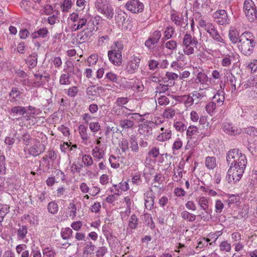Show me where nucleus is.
<instances>
[{"label": "nucleus", "instance_id": "nucleus-59", "mask_svg": "<svg viewBox=\"0 0 257 257\" xmlns=\"http://www.w3.org/2000/svg\"><path fill=\"white\" fill-rule=\"evenodd\" d=\"M244 132L250 136H257V129L253 126L244 128Z\"/></svg>", "mask_w": 257, "mask_h": 257}, {"label": "nucleus", "instance_id": "nucleus-37", "mask_svg": "<svg viewBox=\"0 0 257 257\" xmlns=\"http://www.w3.org/2000/svg\"><path fill=\"white\" fill-rule=\"evenodd\" d=\"M72 233V230L69 227H67L62 230L61 234L63 239H67L71 237Z\"/></svg>", "mask_w": 257, "mask_h": 257}, {"label": "nucleus", "instance_id": "nucleus-42", "mask_svg": "<svg viewBox=\"0 0 257 257\" xmlns=\"http://www.w3.org/2000/svg\"><path fill=\"white\" fill-rule=\"evenodd\" d=\"M130 141L132 150L133 152H138L139 151V146L136 137H132Z\"/></svg>", "mask_w": 257, "mask_h": 257}, {"label": "nucleus", "instance_id": "nucleus-24", "mask_svg": "<svg viewBox=\"0 0 257 257\" xmlns=\"http://www.w3.org/2000/svg\"><path fill=\"white\" fill-rule=\"evenodd\" d=\"M87 19L88 17L86 16H82L80 20H79L77 24H75L74 25L73 28L75 29V30H78L83 28V26H86L87 24L88 23L87 22Z\"/></svg>", "mask_w": 257, "mask_h": 257}, {"label": "nucleus", "instance_id": "nucleus-5", "mask_svg": "<svg viewBox=\"0 0 257 257\" xmlns=\"http://www.w3.org/2000/svg\"><path fill=\"white\" fill-rule=\"evenodd\" d=\"M95 31L94 24L88 22L86 28L77 36L79 42L83 43L88 41L93 36L94 32Z\"/></svg>", "mask_w": 257, "mask_h": 257}, {"label": "nucleus", "instance_id": "nucleus-7", "mask_svg": "<svg viewBox=\"0 0 257 257\" xmlns=\"http://www.w3.org/2000/svg\"><path fill=\"white\" fill-rule=\"evenodd\" d=\"M126 9L133 13H139L143 11L144 4L139 0H131L125 4Z\"/></svg>", "mask_w": 257, "mask_h": 257}, {"label": "nucleus", "instance_id": "nucleus-30", "mask_svg": "<svg viewBox=\"0 0 257 257\" xmlns=\"http://www.w3.org/2000/svg\"><path fill=\"white\" fill-rule=\"evenodd\" d=\"M103 232L109 246L111 243H113L116 239V237L112 234V232L109 230L103 229Z\"/></svg>", "mask_w": 257, "mask_h": 257}, {"label": "nucleus", "instance_id": "nucleus-1", "mask_svg": "<svg viewBox=\"0 0 257 257\" xmlns=\"http://www.w3.org/2000/svg\"><path fill=\"white\" fill-rule=\"evenodd\" d=\"M239 50L245 55H249L254 47V41L250 33H243L237 43Z\"/></svg>", "mask_w": 257, "mask_h": 257}, {"label": "nucleus", "instance_id": "nucleus-40", "mask_svg": "<svg viewBox=\"0 0 257 257\" xmlns=\"http://www.w3.org/2000/svg\"><path fill=\"white\" fill-rule=\"evenodd\" d=\"M209 35L214 40L220 43L225 44V40L220 36L216 29L212 33H210Z\"/></svg>", "mask_w": 257, "mask_h": 257}, {"label": "nucleus", "instance_id": "nucleus-48", "mask_svg": "<svg viewBox=\"0 0 257 257\" xmlns=\"http://www.w3.org/2000/svg\"><path fill=\"white\" fill-rule=\"evenodd\" d=\"M126 14L123 11H119L115 16V20L117 23H122L125 20Z\"/></svg>", "mask_w": 257, "mask_h": 257}, {"label": "nucleus", "instance_id": "nucleus-46", "mask_svg": "<svg viewBox=\"0 0 257 257\" xmlns=\"http://www.w3.org/2000/svg\"><path fill=\"white\" fill-rule=\"evenodd\" d=\"M109 162L110 166L114 169H117L119 167V164L117 162L116 157L114 155H111L109 158Z\"/></svg>", "mask_w": 257, "mask_h": 257}, {"label": "nucleus", "instance_id": "nucleus-55", "mask_svg": "<svg viewBox=\"0 0 257 257\" xmlns=\"http://www.w3.org/2000/svg\"><path fill=\"white\" fill-rule=\"evenodd\" d=\"M43 254L48 257H54L56 253L52 248L51 247H46L43 249Z\"/></svg>", "mask_w": 257, "mask_h": 257}, {"label": "nucleus", "instance_id": "nucleus-41", "mask_svg": "<svg viewBox=\"0 0 257 257\" xmlns=\"http://www.w3.org/2000/svg\"><path fill=\"white\" fill-rule=\"evenodd\" d=\"M82 161L84 165L87 167L91 166L93 163V159L89 155L83 156Z\"/></svg>", "mask_w": 257, "mask_h": 257}, {"label": "nucleus", "instance_id": "nucleus-43", "mask_svg": "<svg viewBox=\"0 0 257 257\" xmlns=\"http://www.w3.org/2000/svg\"><path fill=\"white\" fill-rule=\"evenodd\" d=\"M219 248L221 251L229 252L231 250V245L227 241H222L219 244Z\"/></svg>", "mask_w": 257, "mask_h": 257}, {"label": "nucleus", "instance_id": "nucleus-52", "mask_svg": "<svg viewBox=\"0 0 257 257\" xmlns=\"http://www.w3.org/2000/svg\"><path fill=\"white\" fill-rule=\"evenodd\" d=\"M243 160H244L245 162L244 167H245L247 164L246 156L245 155L240 153L239 154V158L236 160V163H235L236 164H233V166L239 167L240 163H241Z\"/></svg>", "mask_w": 257, "mask_h": 257}, {"label": "nucleus", "instance_id": "nucleus-47", "mask_svg": "<svg viewBox=\"0 0 257 257\" xmlns=\"http://www.w3.org/2000/svg\"><path fill=\"white\" fill-rule=\"evenodd\" d=\"M69 78L68 74H62L60 76L59 83L61 85H69L70 84Z\"/></svg>", "mask_w": 257, "mask_h": 257}, {"label": "nucleus", "instance_id": "nucleus-27", "mask_svg": "<svg viewBox=\"0 0 257 257\" xmlns=\"http://www.w3.org/2000/svg\"><path fill=\"white\" fill-rule=\"evenodd\" d=\"M92 154L94 158L100 160L103 158L104 152L100 147H95L92 150Z\"/></svg>", "mask_w": 257, "mask_h": 257}, {"label": "nucleus", "instance_id": "nucleus-34", "mask_svg": "<svg viewBox=\"0 0 257 257\" xmlns=\"http://www.w3.org/2000/svg\"><path fill=\"white\" fill-rule=\"evenodd\" d=\"M7 168L6 167V157L4 155L0 156V174L5 175Z\"/></svg>", "mask_w": 257, "mask_h": 257}, {"label": "nucleus", "instance_id": "nucleus-14", "mask_svg": "<svg viewBox=\"0 0 257 257\" xmlns=\"http://www.w3.org/2000/svg\"><path fill=\"white\" fill-rule=\"evenodd\" d=\"M21 92L17 87H13L9 93V100L11 102L17 101L21 98Z\"/></svg>", "mask_w": 257, "mask_h": 257}, {"label": "nucleus", "instance_id": "nucleus-63", "mask_svg": "<svg viewBox=\"0 0 257 257\" xmlns=\"http://www.w3.org/2000/svg\"><path fill=\"white\" fill-rule=\"evenodd\" d=\"M174 126L175 128L180 132H183L187 128L186 126L182 122L177 121L174 123Z\"/></svg>", "mask_w": 257, "mask_h": 257}, {"label": "nucleus", "instance_id": "nucleus-31", "mask_svg": "<svg viewBox=\"0 0 257 257\" xmlns=\"http://www.w3.org/2000/svg\"><path fill=\"white\" fill-rule=\"evenodd\" d=\"M181 217L185 220L190 222H193L196 220V216L187 211H183L181 213Z\"/></svg>", "mask_w": 257, "mask_h": 257}, {"label": "nucleus", "instance_id": "nucleus-45", "mask_svg": "<svg viewBox=\"0 0 257 257\" xmlns=\"http://www.w3.org/2000/svg\"><path fill=\"white\" fill-rule=\"evenodd\" d=\"M183 146V143L180 138H178L175 140L173 144L172 149L173 151V154H175V151L180 149Z\"/></svg>", "mask_w": 257, "mask_h": 257}, {"label": "nucleus", "instance_id": "nucleus-11", "mask_svg": "<svg viewBox=\"0 0 257 257\" xmlns=\"http://www.w3.org/2000/svg\"><path fill=\"white\" fill-rule=\"evenodd\" d=\"M109 60L113 64L121 63L122 56L121 52H116V50H110L108 52Z\"/></svg>", "mask_w": 257, "mask_h": 257}, {"label": "nucleus", "instance_id": "nucleus-6", "mask_svg": "<svg viewBox=\"0 0 257 257\" xmlns=\"http://www.w3.org/2000/svg\"><path fill=\"white\" fill-rule=\"evenodd\" d=\"M213 17L219 25H226L229 24L230 20L226 12L224 10L216 11L213 14Z\"/></svg>", "mask_w": 257, "mask_h": 257}, {"label": "nucleus", "instance_id": "nucleus-39", "mask_svg": "<svg viewBox=\"0 0 257 257\" xmlns=\"http://www.w3.org/2000/svg\"><path fill=\"white\" fill-rule=\"evenodd\" d=\"M82 168L83 165L82 164L79 163L76 164L74 163L71 166V171L73 174L76 173L79 174Z\"/></svg>", "mask_w": 257, "mask_h": 257}, {"label": "nucleus", "instance_id": "nucleus-16", "mask_svg": "<svg viewBox=\"0 0 257 257\" xmlns=\"http://www.w3.org/2000/svg\"><path fill=\"white\" fill-rule=\"evenodd\" d=\"M228 37L230 41L233 44H237L240 39L239 32L234 28L229 30Z\"/></svg>", "mask_w": 257, "mask_h": 257}, {"label": "nucleus", "instance_id": "nucleus-8", "mask_svg": "<svg viewBox=\"0 0 257 257\" xmlns=\"http://www.w3.org/2000/svg\"><path fill=\"white\" fill-rule=\"evenodd\" d=\"M45 146L39 141L37 142L28 150L29 154L33 156H37L44 152Z\"/></svg>", "mask_w": 257, "mask_h": 257}, {"label": "nucleus", "instance_id": "nucleus-53", "mask_svg": "<svg viewBox=\"0 0 257 257\" xmlns=\"http://www.w3.org/2000/svg\"><path fill=\"white\" fill-rule=\"evenodd\" d=\"M228 196L227 203L229 206H230L231 204L237 202L239 200V196L233 194H228Z\"/></svg>", "mask_w": 257, "mask_h": 257}, {"label": "nucleus", "instance_id": "nucleus-4", "mask_svg": "<svg viewBox=\"0 0 257 257\" xmlns=\"http://www.w3.org/2000/svg\"><path fill=\"white\" fill-rule=\"evenodd\" d=\"M95 5L98 11L104 14L108 19H111L113 16V11L108 5L107 0H96Z\"/></svg>", "mask_w": 257, "mask_h": 257}, {"label": "nucleus", "instance_id": "nucleus-21", "mask_svg": "<svg viewBox=\"0 0 257 257\" xmlns=\"http://www.w3.org/2000/svg\"><path fill=\"white\" fill-rule=\"evenodd\" d=\"M135 87V84L133 81H127L125 79L120 80V89H131L134 90Z\"/></svg>", "mask_w": 257, "mask_h": 257}, {"label": "nucleus", "instance_id": "nucleus-13", "mask_svg": "<svg viewBox=\"0 0 257 257\" xmlns=\"http://www.w3.org/2000/svg\"><path fill=\"white\" fill-rule=\"evenodd\" d=\"M239 62V56L233 54L225 56L222 61V64H236Z\"/></svg>", "mask_w": 257, "mask_h": 257}, {"label": "nucleus", "instance_id": "nucleus-17", "mask_svg": "<svg viewBox=\"0 0 257 257\" xmlns=\"http://www.w3.org/2000/svg\"><path fill=\"white\" fill-rule=\"evenodd\" d=\"M98 89V87L96 89L94 86L87 87L86 90V93L88 99L91 101H93Z\"/></svg>", "mask_w": 257, "mask_h": 257}, {"label": "nucleus", "instance_id": "nucleus-38", "mask_svg": "<svg viewBox=\"0 0 257 257\" xmlns=\"http://www.w3.org/2000/svg\"><path fill=\"white\" fill-rule=\"evenodd\" d=\"M139 219L135 214H133L128 221V226L131 229H135L138 224Z\"/></svg>", "mask_w": 257, "mask_h": 257}, {"label": "nucleus", "instance_id": "nucleus-26", "mask_svg": "<svg viewBox=\"0 0 257 257\" xmlns=\"http://www.w3.org/2000/svg\"><path fill=\"white\" fill-rule=\"evenodd\" d=\"M224 92L223 91L219 90L218 92L215 94L213 98V101L215 103L217 102L219 105L222 104L224 100Z\"/></svg>", "mask_w": 257, "mask_h": 257}, {"label": "nucleus", "instance_id": "nucleus-10", "mask_svg": "<svg viewBox=\"0 0 257 257\" xmlns=\"http://www.w3.org/2000/svg\"><path fill=\"white\" fill-rule=\"evenodd\" d=\"M222 128L225 133L231 136L238 135L240 134L241 132L240 129L228 123H224Z\"/></svg>", "mask_w": 257, "mask_h": 257}, {"label": "nucleus", "instance_id": "nucleus-50", "mask_svg": "<svg viewBox=\"0 0 257 257\" xmlns=\"http://www.w3.org/2000/svg\"><path fill=\"white\" fill-rule=\"evenodd\" d=\"M158 43V42L157 40L150 36L149 39L145 42V44L146 47L151 49L153 48Z\"/></svg>", "mask_w": 257, "mask_h": 257}, {"label": "nucleus", "instance_id": "nucleus-2", "mask_svg": "<svg viewBox=\"0 0 257 257\" xmlns=\"http://www.w3.org/2000/svg\"><path fill=\"white\" fill-rule=\"evenodd\" d=\"M245 162L244 160L240 163L239 167L230 166L227 173L226 178L229 183L237 182L241 178L244 172Z\"/></svg>", "mask_w": 257, "mask_h": 257}, {"label": "nucleus", "instance_id": "nucleus-49", "mask_svg": "<svg viewBox=\"0 0 257 257\" xmlns=\"http://www.w3.org/2000/svg\"><path fill=\"white\" fill-rule=\"evenodd\" d=\"M129 99L127 97H118L115 101V104L118 106L124 107L123 105L127 103Z\"/></svg>", "mask_w": 257, "mask_h": 257}, {"label": "nucleus", "instance_id": "nucleus-22", "mask_svg": "<svg viewBox=\"0 0 257 257\" xmlns=\"http://www.w3.org/2000/svg\"><path fill=\"white\" fill-rule=\"evenodd\" d=\"M256 86H257V75L250 77L243 85L242 88L247 89Z\"/></svg>", "mask_w": 257, "mask_h": 257}, {"label": "nucleus", "instance_id": "nucleus-36", "mask_svg": "<svg viewBox=\"0 0 257 257\" xmlns=\"http://www.w3.org/2000/svg\"><path fill=\"white\" fill-rule=\"evenodd\" d=\"M78 131L80 135L81 138L83 140H87L88 139V135L87 134V128L84 125L80 124L78 126Z\"/></svg>", "mask_w": 257, "mask_h": 257}, {"label": "nucleus", "instance_id": "nucleus-20", "mask_svg": "<svg viewBox=\"0 0 257 257\" xmlns=\"http://www.w3.org/2000/svg\"><path fill=\"white\" fill-rule=\"evenodd\" d=\"M171 131L166 129L157 137V140L161 142H164L169 140L171 138Z\"/></svg>", "mask_w": 257, "mask_h": 257}, {"label": "nucleus", "instance_id": "nucleus-60", "mask_svg": "<svg viewBox=\"0 0 257 257\" xmlns=\"http://www.w3.org/2000/svg\"><path fill=\"white\" fill-rule=\"evenodd\" d=\"M195 99H193L192 96L190 95H186L184 105L185 107H188L191 106L194 103Z\"/></svg>", "mask_w": 257, "mask_h": 257}, {"label": "nucleus", "instance_id": "nucleus-64", "mask_svg": "<svg viewBox=\"0 0 257 257\" xmlns=\"http://www.w3.org/2000/svg\"><path fill=\"white\" fill-rule=\"evenodd\" d=\"M199 204L204 210H206L208 208V201L204 197L199 199Z\"/></svg>", "mask_w": 257, "mask_h": 257}, {"label": "nucleus", "instance_id": "nucleus-25", "mask_svg": "<svg viewBox=\"0 0 257 257\" xmlns=\"http://www.w3.org/2000/svg\"><path fill=\"white\" fill-rule=\"evenodd\" d=\"M196 81L197 83L206 84L210 81V79L204 73L199 72L197 74Z\"/></svg>", "mask_w": 257, "mask_h": 257}, {"label": "nucleus", "instance_id": "nucleus-58", "mask_svg": "<svg viewBox=\"0 0 257 257\" xmlns=\"http://www.w3.org/2000/svg\"><path fill=\"white\" fill-rule=\"evenodd\" d=\"M126 110H129L130 111H132V110L128 109L126 107H120L117 108L115 111V113L117 115H121L124 117L125 114H126L127 111Z\"/></svg>", "mask_w": 257, "mask_h": 257}, {"label": "nucleus", "instance_id": "nucleus-19", "mask_svg": "<svg viewBox=\"0 0 257 257\" xmlns=\"http://www.w3.org/2000/svg\"><path fill=\"white\" fill-rule=\"evenodd\" d=\"M119 126L123 130L133 129L135 126L131 120L127 119L126 117L119 121Z\"/></svg>", "mask_w": 257, "mask_h": 257}, {"label": "nucleus", "instance_id": "nucleus-28", "mask_svg": "<svg viewBox=\"0 0 257 257\" xmlns=\"http://www.w3.org/2000/svg\"><path fill=\"white\" fill-rule=\"evenodd\" d=\"M205 165L208 169H213L216 166V158L213 157H207L205 160Z\"/></svg>", "mask_w": 257, "mask_h": 257}, {"label": "nucleus", "instance_id": "nucleus-3", "mask_svg": "<svg viewBox=\"0 0 257 257\" xmlns=\"http://www.w3.org/2000/svg\"><path fill=\"white\" fill-rule=\"evenodd\" d=\"M198 42L194 37L190 34H186L183 39V46L184 52L186 55H190L194 53V49L197 48Z\"/></svg>", "mask_w": 257, "mask_h": 257}, {"label": "nucleus", "instance_id": "nucleus-54", "mask_svg": "<svg viewBox=\"0 0 257 257\" xmlns=\"http://www.w3.org/2000/svg\"><path fill=\"white\" fill-rule=\"evenodd\" d=\"M107 252V248L105 246L99 247L96 251V257H103Z\"/></svg>", "mask_w": 257, "mask_h": 257}, {"label": "nucleus", "instance_id": "nucleus-56", "mask_svg": "<svg viewBox=\"0 0 257 257\" xmlns=\"http://www.w3.org/2000/svg\"><path fill=\"white\" fill-rule=\"evenodd\" d=\"M78 88L76 86H72L68 89L67 95L71 97H74L77 94Z\"/></svg>", "mask_w": 257, "mask_h": 257}, {"label": "nucleus", "instance_id": "nucleus-9", "mask_svg": "<svg viewBox=\"0 0 257 257\" xmlns=\"http://www.w3.org/2000/svg\"><path fill=\"white\" fill-rule=\"evenodd\" d=\"M239 150L235 149L230 150L227 153L226 157V162L230 166H233V164H236V160L239 158Z\"/></svg>", "mask_w": 257, "mask_h": 257}, {"label": "nucleus", "instance_id": "nucleus-61", "mask_svg": "<svg viewBox=\"0 0 257 257\" xmlns=\"http://www.w3.org/2000/svg\"><path fill=\"white\" fill-rule=\"evenodd\" d=\"M174 30L172 27L169 26L167 27L164 32L165 37L167 39L171 38L174 34Z\"/></svg>", "mask_w": 257, "mask_h": 257}, {"label": "nucleus", "instance_id": "nucleus-35", "mask_svg": "<svg viewBox=\"0 0 257 257\" xmlns=\"http://www.w3.org/2000/svg\"><path fill=\"white\" fill-rule=\"evenodd\" d=\"M255 7H256V6L252 0H245L243 3V10L245 13Z\"/></svg>", "mask_w": 257, "mask_h": 257}, {"label": "nucleus", "instance_id": "nucleus-57", "mask_svg": "<svg viewBox=\"0 0 257 257\" xmlns=\"http://www.w3.org/2000/svg\"><path fill=\"white\" fill-rule=\"evenodd\" d=\"M89 128L93 133H96L100 129V125L98 122H92L89 123Z\"/></svg>", "mask_w": 257, "mask_h": 257}, {"label": "nucleus", "instance_id": "nucleus-15", "mask_svg": "<svg viewBox=\"0 0 257 257\" xmlns=\"http://www.w3.org/2000/svg\"><path fill=\"white\" fill-rule=\"evenodd\" d=\"M11 112L16 114L22 115L27 118V120L30 119V116H27V110L25 107L21 106H14L11 109Z\"/></svg>", "mask_w": 257, "mask_h": 257}, {"label": "nucleus", "instance_id": "nucleus-62", "mask_svg": "<svg viewBox=\"0 0 257 257\" xmlns=\"http://www.w3.org/2000/svg\"><path fill=\"white\" fill-rule=\"evenodd\" d=\"M216 107V103L214 101L210 102L206 106V110L208 113H211L213 112Z\"/></svg>", "mask_w": 257, "mask_h": 257}, {"label": "nucleus", "instance_id": "nucleus-44", "mask_svg": "<svg viewBox=\"0 0 257 257\" xmlns=\"http://www.w3.org/2000/svg\"><path fill=\"white\" fill-rule=\"evenodd\" d=\"M198 133V128L194 125L190 126L187 130V137L189 139L193 138V136Z\"/></svg>", "mask_w": 257, "mask_h": 257}, {"label": "nucleus", "instance_id": "nucleus-29", "mask_svg": "<svg viewBox=\"0 0 257 257\" xmlns=\"http://www.w3.org/2000/svg\"><path fill=\"white\" fill-rule=\"evenodd\" d=\"M28 233V227L26 225H22L17 231V237L19 239H23Z\"/></svg>", "mask_w": 257, "mask_h": 257}, {"label": "nucleus", "instance_id": "nucleus-12", "mask_svg": "<svg viewBox=\"0 0 257 257\" xmlns=\"http://www.w3.org/2000/svg\"><path fill=\"white\" fill-rule=\"evenodd\" d=\"M143 115L137 112H127L125 114L124 117L128 120H131L135 125L136 122H143L144 119L142 118Z\"/></svg>", "mask_w": 257, "mask_h": 257}, {"label": "nucleus", "instance_id": "nucleus-33", "mask_svg": "<svg viewBox=\"0 0 257 257\" xmlns=\"http://www.w3.org/2000/svg\"><path fill=\"white\" fill-rule=\"evenodd\" d=\"M48 210L49 213L56 214L58 211V205L55 201H51L48 204Z\"/></svg>", "mask_w": 257, "mask_h": 257}, {"label": "nucleus", "instance_id": "nucleus-32", "mask_svg": "<svg viewBox=\"0 0 257 257\" xmlns=\"http://www.w3.org/2000/svg\"><path fill=\"white\" fill-rule=\"evenodd\" d=\"M175 114L176 110L171 107H169L165 109L163 115L164 117L170 119L173 118Z\"/></svg>", "mask_w": 257, "mask_h": 257}, {"label": "nucleus", "instance_id": "nucleus-51", "mask_svg": "<svg viewBox=\"0 0 257 257\" xmlns=\"http://www.w3.org/2000/svg\"><path fill=\"white\" fill-rule=\"evenodd\" d=\"M72 3L71 0H64L61 7L63 12H67L71 8Z\"/></svg>", "mask_w": 257, "mask_h": 257}, {"label": "nucleus", "instance_id": "nucleus-18", "mask_svg": "<svg viewBox=\"0 0 257 257\" xmlns=\"http://www.w3.org/2000/svg\"><path fill=\"white\" fill-rule=\"evenodd\" d=\"M95 245L91 241H88L83 248V254L84 255L88 256L92 254L95 250Z\"/></svg>", "mask_w": 257, "mask_h": 257}, {"label": "nucleus", "instance_id": "nucleus-23", "mask_svg": "<svg viewBox=\"0 0 257 257\" xmlns=\"http://www.w3.org/2000/svg\"><path fill=\"white\" fill-rule=\"evenodd\" d=\"M48 34V31L46 28H43L40 30L34 32L32 34V37L33 39H36L39 37L45 38Z\"/></svg>", "mask_w": 257, "mask_h": 257}]
</instances>
